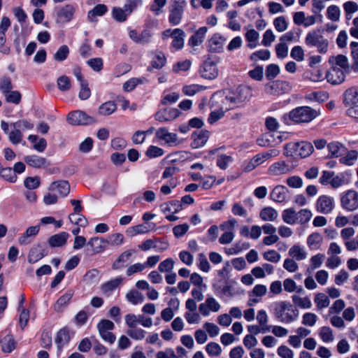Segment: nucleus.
<instances>
[{
    "mask_svg": "<svg viewBox=\"0 0 358 358\" xmlns=\"http://www.w3.org/2000/svg\"><path fill=\"white\" fill-rule=\"evenodd\" d=\"M299 312L288 301H278L273 304L274 317L282 323L289 324L299 317Z\"/></svg>",
    "mask_w": 358,
    "mask_h": 358,
    "instance_id": "f257e3e1",
    "label": "nucleus"
},
{
    "mask_svg": "<svg viewBox=\"0 0 358 358\" xmlns=\"http://www.w3.org/2000/svg\"><path fill=\"white\" fill-rule=\"evenodd\" d=\"M344 103L348 106L346 113L356 122H358V87H350L344 93Z\"/></svg>",
    "mask_w": 358,
    "mask_h": 358,
    "instance_id": "f03ea898",
    "label": "nucleus"
},
{
    "mask_svg": "<svg viewBox=\"0 0 358 358\" xmlns=\"http://www.w3.org/2000/svg\"><path fill=\"white\" fill-rule=\"evenodd\" d=\"M319 114V110L308 106H301L290 111L289 117L291 120L296 123L309 122L317 117Z\"/></svg>",
    "mask_w": 358,
    "mask_h": 358,
    "instance_id": "7ed1b4c3",
    "label": "nucleus"
},
{
    "mask_svg": "<svg viewBox=\"0 0 358 358\" xmlns=\"http://www.w3.org/2000/svg\"><path fill=\"white\" fill-rule=\"evenodd\" d=\"M305 43L308 47H315L320 54H325L328 51L329 41L318 31L308 32Z\"/></svg>",
    "mask_w": 358,
    "mask_h": 358,
    "instance_id": "20e7f679",
    "label": "nucleus"
},
{
    "mask_svg": "<svg viewBox=\"0 0 358 358\" xmlns=\"http://www.w3.org/2000/svg\"><path fill=\"white\" fill-rule=\"evenodd\" d=\"M341 208L347 212H354L358 209V192L348 189L340 194Z\"/></svg>",
    "mask_w": 358,
    "mask_h": 358,
    "instance_id": "39448f33",
    "label": "nucleus"
},
{
    "mask_svg": "<svg viewBox=\"0 0 358 358\" xmlns=\"http://www.w3.org/2000/svg\"><path fill=\"white\" fill-rule=\"evenodd\" d=\"M185 0H171L169 7V22L173 26L178 25L182 18Z\"/></svg>",
    "mask_w": 358,
    "mask_h": 358,
    "instance_id": "423d86ee",
    "label": "nucleus"
},
{
    "mask_svg": "<svg viewBox=\"0 0 358 358\" xmlns=\"http://www.w3.org/2000/svg\"><path fill=\"white\" fill-rule=\"evenodd\" d=\"M170 37L172 38V48L176 50H179L183 48L185 44V33L182 29L179 28L174 29H168L162 32V38L163 40H166Z\"/></svg>",
    "mask_w": 358,
    "mask_h": 358,
    "instance_id": "0eeeda50",
    "label": "nucleus"
},
{
    "mask_svg": "<svg viewBox=\"0 0 358 358\" xmlns=\"http://www.w3.org/2000/svg\"><path fill=\"white\" fill-rule=\"evenodd\" d=\"M210 102L212 106H217L221 110L224 111L236 107L235 101H234L231 93L229 94H225L224 92H217L213 95Z\"/></svg>",
    "mask_w": 358,
    "mask_h": 358,
    "instance_id": "6e6552de",
    "label": "nucleus"
},
{
    "mask_svg": "<svg viewBox=\"0 0 358 358\" xmlns=\"http://www.w3.org/2000/svg\"><path fill=\"white\" fill-rule=\"evenodd\" d=\"M289 148L294 149L296 152V155L300 156L301 158L308 157L312 154L314 150L313 145L309 142L302 141L296 144L289 143L286 144L285 146L284 154L286 156L292 155V153L288 151Z\"/></svg>",
    "mask_w": 358,
    "mask_h": 358,
    "instance_id": "1a4fd4ad",
    "label": "nucleus"
},
{
    "mask_svg": "<svg viewBox=\"0 0 358 358\" xmlns=\"http://www.w3.org/2000/svg\"><path fill=\"white\" fill-rule=\"evenodd\" d=\"M317 211L322 214H329L334 208V200L333 197L328 195H321L315 203Z\"/></svg>",
    "mask_w": 358,
    "mask_h": 358,
    "instance_id": "9d476101",
    "label": "nucleus"
},
{
    "mask_svg": "<svg viewBox=\"0 0 358 358\" xmlns=\"http://www.w3.org/2000/svg\"><path fill=\"white\" fill-rule=\"evenodd\" d=\"M278 128L279 124L275 119L270 117V145H278L287 137L285 133L278 131Z\"/></svg>",
    "mask_w": 358,
    "mask_h": 358,
    "instance_id": "9b49d317",
    "label": "nucleus"
},
{
    "mask_svg": "<svg viewBox=\"0 0 358 358\" xmlns=\"http://www.w3.org/2000/svg\"><path fill=\"white\" fill-rule=\"evenodd\" d=\"M221 308L219 302L213 296L208 297L203 303L199 306V313L203 316H208L210 312L217 313Z\"/></svg>",
    "mask_w": 358,
    "mask_h": 358,
    "instance_id": "f8f14e48",
    "label": "nucleus"
},
{
    "mask_svg": "<svg viewBox=\"0 0 358 358\" xmlns=\"http://www.w3.org/2000/svg\"><path fill=\"white\" fill-rule=\"evenodd\" d=\"M236 106H239L241 103L248 101L252 96V90L249 86H239L236 92L231 93Z\"/></svg>",
    "mask_w": 358,
    "mask_h": 358,
    "instance_id": "ddd939ff",
    "label": "nucleus"
},
{
    "mask_svg": "<svg viewBox=\"0 0 358 358\" xmlns=\"http://www.w3.org/2000/svg\"><path fill=\"white\" fill-rule=\"evenodd\" d=\"M67 120L73 125L87 124L94 122L92 117L81 110L70 113L67 116Z\"/></svg>",
    "mask_w": 358,
    "mask_h": 358,
    "instance_id": "4468645a",
    "label": "nucleus"
},
{
    "mask_svg": "<svg viewBox=\"0 0 358 358\" xmlns=\"http://www.w3.org/2000/svg\"><path fill=\"white\" fill-rule=\"evenodd\" d=\"M155 136L158 140L164 141L169 145H176L178 143L177 134L169 132L165 127L157 129Z\"/></svg>",
    "mask_w": 358,
    "mask_h": 358,
    "instance_id": "2eb2a0df",
    "label": "nucleus"
},
{
    "mask_svg": "<svg viewBox=\"0 0 358 358\" xmlns=\"http://www.w3.org/2000/svg\"><path fill=\"white\" fill-rule=\"evenodd\" d=\"M345 73L343 70H341L338 66H333L327 72L325 78L333 85L341 84L345 80Z\"/></svg>",
    "mask_w": 358,
    "mask_h": 358,
    "instance_id": "dca6fc26",
    "label": "nucleus"
},
{
    "mask_svg": "<svg viewBox=\"0 0 358 358\" xmlns=\"http://www.w3.org/2000/svg\"><path fill=\"white\" fill-rule=\"evenodd\" d=\"M49 191L59 197H65L70 192V185L66 180L53 182L49 187Z\"/></svg>",
    "mask_w": 358,
    "mask_h": 358,
    "instance_id": "f3484780",
    "label": "nucleus"
},
{
    "mask_svg": "<svg viewBox=\"0 0 358 358\" xmlns=\"http://www.w3.org/2000/svg\"><path fill=\"white\" fill-rule=\"evenodd\" d=\"M226 39L220 34H215L208 40L207 48L209 52H220L223 50Z\"/></svg>",
    "mask_w": 358,
    "mask_h": 358,
    "instance_id": "a211bd4d",
    "label": "nucleus"
},
{
    "mask_svg": "<svg viewBox=\"0 0 358 358\" xmlns=\"http://www.w3.org/2000/svg\"><path fill=\"white\" fill-rule=\"evenodd\" d=\"M209 138V133L207 131H194L192 134L191 147L194 149L200 148L204 146Z\"/></svg>",
    "mask_w": 358,
    "mask_h": 358,
    "instance_id": "6ab92c4d",
    "label": "nucleus"
},
{
    "mask_svg": "<svg viewBox=\"0 0 358 358\" xmlns=\"http://www.w3.org/2000/svg\"><path fill=\"white\" fill-rule=\"evenodd\" d=\"M24 160L29 166L35 169H45L50 164L46 158L35 155L26 156Z\"/></svg>",
    "mask_w": 358,
    "mask_h": 358,
    "instance_id": "aec40b11",
    "label": "nucleus"
},
{
    "mask_svg": "<svg viewBox=\"0 0 358 358\" xmlns=\"http://www.w3.org/2000/svg\"><path fill=\"white\" fill-rule=\"evenodd\" d=\"M39 230V225L28 227L26 231L18 238V243L21 245H27L30 244L33 241L34 237L38 234Z\"/></svg>",
    "mask_w": 358,
    "mask_h": 358,
    "instance_id": "412c9836",
    "label": "nucleus"
},
{
    "mask_svg": "<svg viewBox=\"0 0 358 358\" xmlns=\"http://www.w3.org/2000/svg\"><path fill=\"white\" fill-rule=\"evenodd\" d=\"M46 255V250L43 245H34L29 251L28 255V262L30 264H34L42 258H43Z\"/></svg>",
    "mask_w": 358,
    "mask_h": 358,
    "instance_id": "4be33fe9",
    "label": "nucleus"
},
{
    "mask_svg": "<svg viewBox=\"0 0 358 358\" xmlns=\"http://www.w3.org/2000/svg\"><path fill=\"white\" fill-rule=\"evenodd\" d=\"M201 76L206 79H214L219 73L216 64L212 61H206L201 71Z\"/></svg>",
    "mask_w": 358,
    "mask_h": 358,
    "instance_id": "5701e85b",
    "label": "nucleus"
},
{
    "mask_svg": "<svg viewBox=\"0 0 358 358\" xmlns=\"http://www.w3.org/2000/svg\"><path fill=\"white\" fill-rule=\"evenodd\" d=\"M180 112L176 108L164 109L155 114L156 120L163 122L173 120L178 117Z\"/></svg>",
    "mask_w": 358,
    "mask_h": 358,
    "instance_id": "b1692460",
    "label": "nucleus"
},
{
    "mask_svg": "<svg viewBox=\"0 0 358 358\" xmlns=\"http://www.w3.org/2000/svg\"><path fill=\"white\" fill-rule=\"evenodd\" d=\"M329 157H339L344 155L347 150L345 146L338 141H332L327 145Z\"/></svg>",
    "mask_w": 358,
    "mask_h": 358,
    "instance_id": "393cba45",
    "label": "nucleus"
},
{
    "mask_svg": "<svg viewBox=\"0 0 358 358\" xmlns=\"http://www.w3.org/2000/svg\"><path fill=\"white\" fill-rule=\"evenodd\" d=\"M76 8L71 4H66L63 6L58 13V20L67 23L70 22L74 15Z\"/></svg>",
    "mask_w": 358,
    "mask_h": 358,
    "instance_id": "a878e982",
    "label": "nucleus"
},
{
    "mask_svg": "<svg viewBox=\"0 0 358 358\" xmlns=\"http://www.w3.org/2000/svg\"><path fill=\"white\" fill-rule=\"evenodd\" d=\"M160 208L162 212L166 215L178 213L182 209V206L179 201L174 200L162 204Z\"/></svg>",
    "mask_w": 358,
    "mask_h": 358,
    "instance_id": "bb28decb",
    "label": "nucleus"
},
{
    "mask_svg": "<svg viewBox=\"0 0 358 358\" xmlns=\"http://www.w3.org/2000/svg\"><path fill=\"white\" fill-rule=\"evenodd\" d=\"M107 243H108V241L103 238L93 237L90 239L87 245L91 247L94 254H98L106 249Z\"/></svg>",
    "mask_w": 358,
    "mask_h": 358,
    "instance_id": "cd10ccee",
    "label": "nucleus"
},
{
    "mask_svg": "<svg viewBox=\"0 0 358 358\" xmlns=\"http://www.w3.org/2000/svg\"><path fill=\"white\" fill-rule=\"evenodd\" d=\"M208 31L206 27L199 28L196 33L192 36L188 41V45L192 47H195L201 45L205 38L206 34Z\"/></svg>",
    "mask_w": 358,
    "mask_h": 358,
    "instance_id": "c85d7f7f",
    "label": "nucleus"
},
{
    "mask_svg": "<svg viewBox=\"0 0 358 358\" xmlns=\"http://www.w3.org/2000/svg\"><path fill=\"white\" fill-rule=\"evenodd\" d=\"M323 243V236L317 232L313 233L308 236L307 245L310 250H319Z\"/></svg>",
    "mask_w": 358,
    "mask_h": 358,
    "instance_id": "c756f323",
    "label": "nucleus"
},
{
    "mask_svg": "<svg viewBox=\"0 0 358 358\" xmlns=\"http://www.w3.org/2000/svg\"><path fill=\"white\" fill-rule=\"evenodd\" d=\"M69 237V234L66 232H61L53 235L48 239L49 245L52 247H62L64 245Z\"/></svg>",
    "mask_w": 358,
    "mask_h": 358,
    "instance_id": "7c9ffc66",
    "label": "nucleus"
},
{
    "mask_svg": "<svg viewBox=\"0 0 358 358\" xmlns=\"http://www.w3.org/2000/svg\"><path fill=\"white\" fill-rule=\"evenodd\" d=\"M73 293L72 291H68L61 296L54 305V310L56 312H62L67 306L71 301Z\"/></svg>",
    "mask_w": 358,
    "mask_h": 358,
    "instance_id": "2f4dec72",
    "label": "nucleus"
},
{
    "mask_svg": "<svg viewBox=\"0 0 358 358\" xmlns=\"http://www.w3.org/2000/svg\"><path fill=\"white\" fill-rule=\"evenodd\" d=\"M292 169L293 167L292 166L286 164L284 161H280L274 163L271 166L270 171L273 174L278 176L288 173L292 171Z\"/></svg>",
    "mask_w": 358,
    "mask_h": 358,
    "instance_id": "473e14b6",
    "label": "nucleus"
},
{
    "mask_svg": "<svg viewBox=\"0 0 358 358\" xmlns=\"http://www.w3.org/2000/svg\"><path fill=\"white\" fill-rule=\"evenodd\" d=\"M293 306L302 309H309L312 307L310 299L308 296H301L297 294L292 296Z\"/></svg>",
    "mask_w": 358,
    "mask_h": 358,
    "instance_id": "72a5a7b5",
    "label": "nucleus"
},
{
    "mask_svg": "<svg viewBox=\"0 0 358 358\" xmlns=\"http://www.w3.org/2000/svg\"><path fill=\"white\" fill-rule=\"evenodd\" d=\"M289 90V83L281 80L270 81V90L272 94H278Z\"/></svg>",
    "mask_w": 358,
    "mask_h": 358,
    "instance_id": "f704fd0d",
    "label": "nucleus"
},
{
    "mask_svg": "<svg viewBox=\"0 0 358 358\" xmlns=\"http://www.w3.org/2000/svg\"><path fill=\"white\" fill-rule=\"evenodd\" d=\"M289 255L296 261H301L307 257V252L303 247L299 245H294L290 248Z\"/></svg>",
    "mask_w": 358,
    "mask_h": 358,
    "instance_id": "c9c22d12",
    "label": "nucleus"
},
{
    "mask_svg": "<svg viewBox=\"0 0 358 358\" xmlns=\"http://www.w3.org/2000/svg\"><path fill=\"white\" fill-rule=\"evenodd\" d=\"M70 341L69 332L66 329L59 330L55 338V343L59 351H61L63 346L67 344Z\"/></svg>",
    "mask_w": 358,
    "mask_h": 358,
    "instance_id": "e433bc0d",
    "label": "nucleus"
},
{
    "mask_svg": "<svg viewBox=\"0 0 358 358\" xmlns=\"http://www.w3.org/2000/svg\"><path fill=\"white\" fill-rule=\"evenodd\" d=\"M122 278H115L101 285V289L104 294H110L115 289L119 287L122 284Z\"/></svg>",
    "mask_w": 358,
    "mask_h": 358,
    "instance_id": "4c0bfd02",
    "label": "nucleus"
},
{
    "mask_svg": "<svg viewBox=\"0 0 358 358\" xmlns=\"http://www.w3.org/2000/svg\"><path fill=\"white\" fill-rule=\"evenodd\" d=\"M287 189L285 187L278 185L276 186L272 191L271 197L276 202H282L285 200L287 196Z\"/></svg>",
    "mask_w": 358,
    "mask_h": 358,
    "instance_id": "58836bf2",
    "label": "nucleus"
},
{
    "mask_svg": "<svg viewBox=\"0 0 358 358\" xmlns=\"http://www.w3.org/2000/svg\"><path fill=\"white\" fill-rule=\"evenodd\" d=\"M334 61L336 64L335 66H338L341 70H343L344 72L349 73L350 72V66L348 63V59L347 57L343 55H338L336 57H332L330 59V62Z\"/></svg>",
    "mask_w": 358,
    "mask_h": 358,
    "instance_id": "ea45409f",
    "label": "nucleus"
},
{
    "mask_svg": "<svg viewBox=\"0 0 358 358\" xmlns=\"http://www.w3.org/2000/svg\"><path fill=\"white\" fill-rule=\"evenodd\" d=\"M134 253H136V250L134 249H130L123 252L113 262L112 268L113 269H119L121 267L120 264L128 262Z\"/></svg>",
    "mask_w": 358,
    "mask_h": 358,
    "instance_id": "a19ab883",
    "label": "nucleus"
},
{
    "mask_svg": "<svg viewBox=\"0 0 358 358\" xmlns=\"http://www.w3.org/2000/svg\"><path fill=\"white\" fill-rule=\"evenodd\" d=\"M108 10L107 6L104 4H98L92 10L88 12L87 18L90 22L96 21L97 16L103 15Z\"/></svg>",
    "mask_w": 358,
    "mask_h": 358,
    "instance_id": "79ce46f5",
    "label": "nucleus"
},
{
    "mask_svg": "<svg viewBox=\"0 0 358 358\" xmlns=\"http://www.w3.org/2000/svg\"><path fill=\"white\" fill-rule=\"evenodd\" d=\"M266 155H257L255 156L250 161H249L244 168V171L249 172L252 171L256 166L261 164L262 162L266 161Z\"/></svg>",
    "mask_w": 358,
    "mask_h": 358,
    "instance_id": "37998d69",
    "label": "nucleus"
},
{
    "mask_svg": "<svg viewBox=\"0 0 358 358\" xmlns=\"http://www.w3.org/2000/svg\"><path fill=\"white\" fill-rule=\"evenodd\" d=\"M314 302L316 304L318 310L327 308L330 304V300L328 296L324 293H318L315 294Z\"/></svg>",
    "mask_w": 358,
    "mask_h": 358,
    "instance_id": "c03bdc74",
    "label": "nucleus"
},
{
    "mask_svg": "<svg viewBox=\"0 0 358 358\" xmlns=\"http://www.w3.org/2000/svg\"><path fill=\"white\" fill-rule=\"evenodd\" d=\"M116 109L117 106L113 101H107L99 106V113L101 115L107 116L113 114Z\"/></svg>",
    "mask_w": 358,
    "mask_h": 358,
    "instance_id": "a18cd8bd",
    "label": "nucleus"
},
{
    "mask_svg": "<svg viewBox=\"0 0 358 358\" xmlns=\"http://www.w3.org/2000/svg\"><path fill=\"white\" fill-rule=\"evenodd\" d=\"M126 299L133 305H136L143 301L144 297L141 293L137 290L132 289L126 294Z\"/></svg>",
    "mask_w": 358,
    "mask_h": 358,
    "instance_id": "49530a36",
    "label": "nucleus"
},
{
    "mask_svg": "<svg viewBox=\"0 0 358 358\" xmlns=\"http://www.w3.org/2000/svg\"><path fill=\"white\" fill-rule=\"evenodd\" d=\"M319 336L324 343L332 342L334 336L332 329L329 327H322L319 329Z\"/></svg>",
    "mask_w": 358,
    "mask_h": 358,
    "instance_id": "de8ad7c7",
    "label": "nucleus"
},
{
    "mask_svg": "<svg viewBox=\"0 0 358 358\" xmlns=\"http://www.w3.org/2000/svg\"><path fill=\"white\" fill-rule=\"evenodd\" d=\"M296 212L292 208L285 209L282 215L283 221L289 224L296 223Z\"/></svg>",
    "mask_w": 358,
    "mask_h": 358,
    "instance_id": "09e8293b",
    "label": "nucleus"
},
{
    "mask_svg": "<svg viewBox=\"0 0 358 358\" xmlns=\"http://www.w3.org/2000/svg\"><path fill=\"white\" fill-rule=\"evenodd\" d=\"M346 184H348V180L343 173H334L330 185L333 189H338Z\"/></svg>",
    "mask_w": 358,
    "mask_h": 358,
    "instance_id": "8fccbe9b",
    "label": "nucleus"
},
{
    "mask_svg": "<svg viewBox=\"0 0 358 358\" xmlns=\"http://www.w3.org/2000/svg\"><path fill=\"white\" fill-rule=\"evenodd\" d=\"M147 80L145 78H133L124 83L123 89L126 92H130L133 90L138 84H143Z\"/></svg>",
    "mask_w": 358,
    "mask_h": 358,
    "instance_id": "3c124183",
    "label": "nucleus"
},
{
    "mask_svg": "<svg viewBox=\"0 0 358 358\" xmlns=\"http://www.w3.org/2000/svg\"><path fill=\"white\" fill-rule=\"evenodd\" d=\"M283 286L285 290L288 292H296L298 293H301L303 292V287H297L296 282L290 278H287L283 281Z\"/></svg>",
    "mask_w": 358,
    "mask_h": 358,
    "instance_id": "603ef678",
    "label": "nucleus"
},
{
    "mask_svg": "<svg viewBox=\"0 0 358 358\" xmlns=\"http://www.w3.org/2000/svg\"><path fill=\"white\" fill-rule=\"evenodd\" d=\"M70 221L74 224L85 227L87 225V219L80 213H73L69 215Z\"/></svg>",
    "mask_w": 358,
    "mask_h": 358,
    "instance_id": "864d4df0",
    "label": "nucleus"
},
{
    "mask_svg": "<svg viewBox=\"0 0 358 358\" xmlns=\"http://www.w3.org/2000/svg\"><path fill=\"white\" fill-rule=\"evenodd\" d=\"M358 157V152L357 150L349 151L345 157H341L339 161L341 164L351 166L354 164L355 160Z\"/></svg>",
    "mask_w": 358,
    "mask_h": 358,
    "instance_id": "5fc2aeb1",
    "label": "nucleus"
},
{
    "mask_svg": "<svg viewBox=\"0 0 358 358\" xmlns=\"http://www.w3.org/2000/svg\"><path fill=\"white\" fill-rule=\"evenodd\" d=\"M343 9L348 20L352 17V15L358 10V4L356 2L349 1L343 3Z\"/></svg>",
    "mask_w": 358,
    "mask_h": 358,
    "instance_id": "6e6d98bb",
    "label": "nucleus"
},
{
    "mask_svg": "<svg viewBox=\"0 0 358 358\" xmlns=\"http://www.w3.org/2000/svg\"><path fill=\"white\" fill-rule=\"evenodd\" d=\"M312 213L308 209H301L296 212V222L305 224L308 222L312 217Z\"/></svg>",
    "mask_w": 358,
    "mask_h": 358,
    "instance_id": "4d7b16f0",
    "label": "nucleus"
},
{
    "mask_svg": "<svg viewBox=\"0 0 358 358\" xmlns=\"http://www.w3.org/2000/svg\"><path fill=\"white\" fill-rule=\"evenodd\" d=\"M207 353L212 357H218L222 353V348L215 342H210L206 346Z\"/></svg>",
    "mask_w": 358,
    "mask_h": 358,
    "instance_id": "13d9d810",
    "label": "nucleus"
},
{
    "mask_svg": "<svg viewBox=\"0 0 358 358\" xmlns=\"http://www.w3.org/2000/svg\"><path fill=\"white\" fill-rule=\"evenodd\" d=\"M245 38L249 42L248 47L253 49L256 47V42L259 38V34L253 29H249L245 33Z\"/></svg>",
    "mask_w": 358,
    "mask_h": 358,
    "instance_id": "bf43d9fd",
    "label": "nucleus"
},
{
    "mask_svg": "<svg viewBox=\"0 0 358 358\" xmlns=\"http://www.w3.org/2000/svg\"><path fill=\"white\" fill-rule=\"evenodd\" d=\"M145 331L141 328H132L127 331V334L134 340H143L145 337Z\"/></svg>",
    "mask_w": 358,
    "mask_h": 358,
    "instance_id": "052dcab7",
    "label": "nucleus"
},
{
    "mask_svg": "<svg viewBox=\"0 0 358 358\" xmlns=\"http://www.w3.org/2000/svg\"><path fill=\"white\" fill-rule=\"evenodd\" d=\"M149 231V229L147 226L144 224H138L131 227H129L127 232L131 236H134L137 234H143L148 233Z\"/></svg>",
    "mask_w": 358,
    "mask_h": 358,
    "instance_id": "680f3d73",
    "label": "nucleus"
},
{
    "mask_svg": "<svg viewBox=\"0 0 358 358\" xmlns=\"http://www.w3.org/2000/svg\"><path fill=\"white\" fill-rule=\"evenodd\" d=\"M317 320V316L313 313H306L302 316L301 323L305 326L313 327Z\"/></svg>",
    "mask_w": 358,
    "mask_h": 358,
    "instance_id": "e2e57ef3",
    "label": "nucleus"
},
{
    "mask_svg": "<svg viewBox=\"0 0 358 358\" xmlns=\"http://www.w3.org/2000/svg\"><path fill=\"white\" fill-rule=\"evenodd\" d=\"M1 176L10 182H15L17 180V175L11 168H5L0 171Z\"/></svg>",
    "mask_w": 358,
    "mask_h": 358,
    "instance_id": "0e129e2a",
    "label": "nucleus"
},
{
    "mask_svg": "<svg viewBox=\"0 0 358 358\" xmlns=\"http://www.w3.org/2000/svg\"><path fill=\"white\" fill-rule=\"evenodd\" d=\"M164 154V151L162 148L155 145L149 146L145 152V155L149 158L159 157Z\"/></svg>",
    "mask_w": 358,
    "mask_h": 358,
    "instance_id": "69168bd1",
    "label": "nucleus"
},
{
    "mask_svg": "<svg viewBox=\"0 0 358 358\" xmlns=\"http://www.w3.org/2000/svg\"><path fill=\"white\" fill-rule=\"evenodd\" d=\"M69 54V49L67 45H62L54 55V59L58 62H62L66 59Z\"/></svg>",
    "mask_w": 358,
    "mask_h": 358,
    "instance_id": "338daca9",
    "label": "nucleus"
},
{
    "mask_svg": "<svg viewBox=\"0 0 358 358\" xmlns=\"http://www.w3.org/2000/svg\"><path fill=\"white\" fill-rule=\"evenodd\" d=\"M57 83L58 88L62 92L70 90L71 86L69 78L66 76H62L59 77Z\"/></svg>",
    "mask_w": 358,
    "mask_h": 358,
    "instance_id": "774afa93",
    "label": "nucleus"
}]
</instances>
